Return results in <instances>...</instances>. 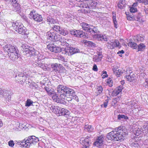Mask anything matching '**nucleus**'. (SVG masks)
Masks as SVG:
<instances>
[{
    "label": "nucleus",
    "instance_id": "338daca9",
    "mask_svg": "<svg viewBox=\"0 0 148 148\" xmlns=\"http://www.w3.org/2000/svg\"><path fill=\"white\" fill-rule=\"evenodd\" d=\"M143 2L145 5L148 4V0H143Z\"/></svg>",
    "mask_w": 148,
    "mask_h": 148
},
{
    "label": "nucleus",
    "instance_id": "4468645a",
    "mask_svg": "<svg viewBox=\"0 0 148 148\" xmlns=\"http://www.w3.org/2000/svg\"><path fill=\"white\" fill-rule=\"evenodd\" d=\"M20 34L23 35H27L29 33L28 31L27 30L26 28L24 27L23 25H22L18 28L17 30L16 31Z\"/></svg>",
    "mask_w": 148,
    "mask_h": 148
},
{
    "label": "nucleus",
    "instance_id": "f257e3e1",
    "mask_svg": "<svg viewBox=\"0 0 148 148\" xmlns=\"http://www.w3.org/2000/svg\"><path fill=\"white\" fill-rule=\"evenodd\" d=\"M125 131V127L122 126L116 128L107 135V138L108 140L112 141H118L120 140L123 137V136L124 134Z\"/></svg>",
    "mask_w": 148,
    "mask_h": 148
},
{
    "label": "nucleus",
    "instance_id": "39448f33",
    "mask_svg": "<svg viewBox=\"0 0 148 148\" xmlns=\"http://www.w3.org/2000/svg\"><path fill=\"white\" fill-rule=\"evenodd\" d=\"M47 38L50 40L54 41H61L62 38L61 36L58 34L53 31V30H51L47 33Z\"/></svg>",
    "mask_w": 148,
    "mask_h": 148
},
{
    "label": "nucleus",
    "instance_id": "13d9d810",
    "mask_svg": "<svg viewBox=\"0 0 148 148\" xmlns=\"http://www.w3.org/2000/svg\"><path fill=\"white\" fill-rule=\"evenodd\" d=\"M39 61H40V60L39 61H38V62H34L33 64V66L35 67H36L37 66H39V64L40 63V62Z\"/></svg>",
    "mask_w": 148,
    "mask_h": 148
},
{
    "label": "nucleus",
    "instance_id": "20e7f679",
    "mask_svg": "<svg viewBox=\"0 0 148 148\" xmlns=\"http://www.w3.org/2000/svg\"><path fill=\"white\" fill-rule=\"evenodd\" d=\"M47 38L50 40L54 41H61L62 38L61 36L58 34L53 31V30H51L47 33Z\"/></svg>",
    "mask_w": 148,
    "mask_h": 148
},
{
    "label": "nucleus",
    "instance_id": "c85d7f7f",
    "mask_svg": "<svg viewBox=\"0 0 148 148\" xmlns=\"http://www.w3.org/2000/svg\"><path fill=\"white\" fill-rule=\"evenodd\" d=\"M138 51H143L145 48V45L143 43H140L138 46Z\"/></svg>",
    "mask_w": 148,
    "mask_h": 148
},
{
    "label": "nucleus",
    "instance_id": "864d4df0",
    "mask_svg": "<svg viewBox=\"0 0 148 148\" xmlns=\"http://www.w3.org/2000/svg\"><path fill=\"white\" fill-rule=\"evenodd\" d=\"M71 98H72V99H74L75 100L77 101H78V97L75 95V93L74 94V95H72L71 96Z\"/></svg>",
    "mask_w": 148,
    "mask_h": 148
},
{
    "label": "nucleus",
    "instance_id": "052dcab7",
    "mask_svg": "<svg viewBox=\"0 0 148 148\" xmlns=\"http://www.w3.org/2000/svg\"><path fill=\"white\" fill-rule=\"evenodd\" d=\"M92 69L93 70L95 71H97L98 70V69L97 66L96 64H95L94 65L92 68Z\"/></svg>",
    "mask_w": 148,
    "mask_h": 148
},
{
    "label": "nucleus",
    "instance_id": "412c9836",
    "mask_svg": "<svg viewBox=\"0 0 148 148\" xmlns=\"http://www.w3.org/2000/svg\"><path fill=\"white\" fill-rule=\"evenodd\" d=\"M142 130L144 136L148 137V122L144 123Z\"/></svg>",
    "mask_w": 148,
    "mask_h": 148
},
{
    "label": "nucleus",
    "instance_id": "5fc2aeb1",
    "mask_svg": "<svg viewBox=\"0 0 148 148\" xmlns=\"http://www.w3.org/2000/svg\"><path fill=\"white\" fill-rule=\"evenodd\" d=\"M103 76L102 78H105L107 77L108 76V75L107 74V72L106 71H103L102 72Z\"/></svg>",
    "mask_w": 148,
    "mask_h": 148
},
{
    "label": "nucleus",
    "instance_id": "393cba45",
    "mask_svg": "<svg viewBox=\"0 0 148 148\" xmlns=\"http://www.w3.org/2000/svg\"><path fill=\"white\" fill-rule=\"evenodd\" d=\"M142 16L140 13H138L134 15V21L141 22L142 21Z\"/></svg>",
    "mask_w": 148,
    "mask_h": 148
},
{
    "label": "nucleus",
    "instance_id": "58836bf2",
    "mask_svg": "<svg viewBox=\"0 0 148 148\" xmlns=\"http://www.w3.org/2000/svg\"><path fill=\"white\" fill-rule=\"evenodd\" d=\"M52 99L54 101L56 102L57 103H58L60 102V100L58 98V96L56 94L53 95L52 97Z\"/></svg>",
    "mask_w": 148,
    "mask_h": 148
},
{
    "label": "nucleus",
    "instance_id": "6ab92c4d",
    "mask_svg": "<svg viewBox=\"0 0 148 148\" xmlns=\"http://www.w3.org/2000/svg\"><path fill=\"white\" fill-rule=\"evenodd\" d=\"M69 112L67 109L64 108H60L59 115L60 116H66L69 114Z\"/></svg>",
    "mask_w": 148,
    "mask_h": 148
},
{
    "label": "nucleus",
    "instance_id": "ea45409f",
    "mask_svg": "<svg viewBox=\"0 0 148 148\" xmlns=\"http://www.w3.org/2000/svg\"><path fill=\"white\" fill-rule=\"evenodd\" d=\"M83 42L85 43L88 44L92 47L94 46L95 45V43H93L92 42L90 41L87 40H84Z\"/></svg>",
    "mask_w": 148,
    "mask_h": 148
},
{
    "label": "nucleus",
    "instance_id": "f3484780",
    "mask_svg": "<svg viewBox=\"0 0 148 148\" xmlns=\"http://www.w3.org/2000/svg\"><path fill=\"white\" fill-rule=\"evenodd\" d=\"M49 108L50 110L56 114H58L60 108L58 106L50 105Z\"/></svg>",
    "mask_w": 148,
    "mask_h": 148
},
{
    "label": "nucleus",
    "instance_id": "72a5a7b5",
    "mask_svg": "<svg viewBox=\"0 0 148 148\" xmlns=\"http://www.w3.org/2000/svg\"><path fill=\"white\" fill-rule=\"evenodd\" d=\"M84 128L86 131L89 132H92L93 130V128L92 127V126L88 125H85L84 127Z\"/></svg>",
    "mask_w": 148,
    "mask_h": 148
},
{
    "label": "nucleus",
    "instance_id": "49530a36",
    "mask_svg": "<svg viewBox=\"0 0 148 148\" xmlns=\"http://www.w3.org/2000/svg\"><path fill=\"white\" fill-rule=\"evenodd\" d=\"M62 53L66 55L70 56L68 48V49H65L64 50L62 51Z\"/></svg>",
    "mask_w": 148,
    "mask_h": 148
},
{
    "label": "nucleus",
    "instance_id": "bf43d9fd",
    "mask_svg": "<svg viewBox=\"0 0 148 148\" xmlns=\"http://www.w3.org/2000/svg\"><path fill=\"white\" fill-rule=\"evenodd\" d=\"M3 91L2 90L1 88H0V97H2L4 95H3Z\"/></svg>",
    "mask_w": 148,
    "mask_h": 148
},
{
    "label": "nucleus",
    "instance_id": "69168bd1",
    "mask_svg": "<svg viewBox=\"0 0 148 148\" xmlns=\"http://www.w3.org/2000/svg\"><path fill=\"white\" fill-rule=\"evenodd\" d=\"M136 135L138 136V134H140L141 133L142 131H141L140 130H136Z\"/></svg>",
    "mask_w": 148,
    "mask_h": 148
},
{
    "label": "nucleus",
    "instance_id": "a211bd4d",
    "mask_svg": "<svg viewBox=\"0 0 148 148\" xmlns=\"http://www.w3.org/2000/svg\"><path fill=\"white\" fill-rule=\"evenodd\" d=\"M26 53L27 56H33L36 53V51L34 48L32 47H29L28 49H27Z\"/></svg>",
    "mask_w": 148,
    "mask_h": 148
},
{
    "label": "nucleus",
    "instance_id": "603ef678",
    "mask_svg": "<svg viewBox=\"0 0 148 148\" xmlns=\"http://www.w3.org/2000/svg\"><path fill=\"white\" fill-rule=\"evenodd\" d=\"M137 8L135 7H132L130 9V11L132 13H134L137 11Z\"/></svg>",
    "mask_w": 148,
    "mask_h": 148
},
{
    "label": "nucleus",
    "instance_id": "c756f323",
    "mask_svg": "<svg viewBox=\"0 0 148 148\" xmlns=\"http://www.w3.org/2000/svg\"><path fill=\"white\" fill-rule=\"evenodd\" d=\"M113 71L114 74L118 77H119V75L121 74V73H122L121 71L118 68L116 69H114L113 70Z\"/></svg>",
    "mask_w": 148,
    "mask_h": 148
},
{
    "label": "nucleus",
    "instance_id": "9d476101",
    "mask_svg": "<svg viewBox=\"0 0 148 148\" xmlns=\"http://www.w3.org/2000/svg\"><path fill=\"white\" fill-rule=\"evenodd\" d=\"M52 28L53 30L63 36H65L68 34V32L67 30L64 29L62 27H60L58 25H54Z\"/></svg>",
    "mask_w": 148,
    "mask_h": 148
},
{
    "label": "nucleus",
    "instance_id": "dca6fc26",
    "mask_svg": "<svg viewBox=\"0 0 148 148\" xmlns=\"http://www.w3.org/2000/svg\"><path fill=\"white\" fill-rule=\"evenodd\" d=\"M66 88V86H64L62 85H60L57 87V92L58 93L60 94L58 95L60 96L61 99V95L64 94Z\"/></svg>",
    "mask_w": 148,
    "mask_h": 148
},
{
    "label": "nucleus",
    "instance_id": "aec40b11",
    "mask_svg": "<svg viewBox=\"0 0 148 148\" xmlns=\"http://www.w3.org/2000/svg\"><path fill=\"white\" fill-rule=\"evenodd\" d=\"M22 25H23L21 22L19 21H17L15 22H13L12 24V25L13 29L16 31L18 29V28Z\"/></svg>",
    "mask_w": 148,
    "mask_h": 148
},
{
    "label": "nucleus",
    "instance_id": "e433bc0d",
    "mask_svg": "<svg viewBox=\"0 0 148 148\" xmlns=\"http://www.w3.org/2000/svg\"><path fill=\"white\" fill-rule=\"evenodd\" d=\"M118 118L119 120H121L122 119L123 120V119L124 120H127L128 119V117L127 116H125L124 115H120L119 114L118 115Z\"/></svg>",
    "mask_w": 148,
    "mask_h": 148
},
{
    "label": "nucleus",
    "instance_id": "0eeeda50",
    "mask_svg": "<svg viewBox=\"0 0 148 148\" xmlns=\"http://www.w3.org/2000/svg\"><path fill=\"white\" fill-rule=\"evenodd\" d=\"M29 17L31 19H33L35 21L40 22L42 20L41 15L36 13L35 11H31L29 14Z\"/></svg>",
    "mask_w": 148,
    "mask_h": 148
},
{
    "label": "nucleus",
    "instance_id": "774afa93",
    "mask_svg": "<svg viewBox=\"0 0 148 148\" xmlns=\"http://www.w3.org/2000/svg\"><path fill=\"white\" fill-rule=\"evenodd\" d=\"M107 82L108 84H110L112 82V81L111 79H108Z\"/></svg>",
    "mask_w": 148,
    "mask_h": 148
},
{
    "label": "nucleus",
    "instance_id": "ddd939ff",
    "mask_svg": "<svg viewBox=\"0 0 148 148\" xmlns=\"http://www.w3.org/2000/svg\"><path fill=\"white\" fill-rule=\"evenodd\" d=\"M90 138V137L87 136L86 137L85 139L83 138H81L80 139V143L83 146L90 145L91 143V142L89 139Z\"/></svg>",
    "mask_w": 148,
    "mask_h": 148
},
{
    "label": "nucleus",
    "instance_id": "0e129e2a",
    "mask_svg": "<svg viewBox=\"0 0 148 148\" xmlns=\"http://www.w3.org/2000/svg\"><path fill=\"white\" fill-rule=\"evenodd\" d=\"M5 98L6 99L8 100V101H9L11 100V96L10 95H8L7 96V97Z\"/></svg>",
    "mask_w": 148,
    "mask_h": 148
},
{
    "label": "nucleus",
    "instance_id": "c03bdc74",
    "mask_svg": "<svg viewBox=\"0 0 148 148\" xmlns=\"http://www.w3.org/2000/svg\"><path fill=\"white\" fill-rule=\"evenodd\" d=\"M80 7L83 8H89L88 4L85 3H81L80 5Z\"/></svg>",
    "mask_w": 148,
    "mask_h": 148
},
{
    "label": "nucleus",
    "instance_id": "4d7b16f0",
    "mask_svg": "<svg viewBox=\"0 0 148 148\" xmlns=\"http://www.w3.org/2000/svg\"><path fill=\"white\" fill-rule=\"evenodd\" d=\"M108 99H106L105 101L104 102L103 105L104 107L106 108L107 107L108 104Z\"/></svg>",
    "mask_w": 148,
    "mask_h": 148
},
{
    "label": "nucleus",
    "instance_id": "9b49d317",
    "mask_svg": "<svg viewBox=\"0 0 148 148\" xmlns=\"http://www.w3.org/2000/svg\"><path fill=\"white\" fill-rule=\"evenodd\" d=\"M47 47L51 52L58 53L61 51L60 47L56 46L53 44H50L47 46Z\"/></svg>",
    "mask_w": 148,
    "mask_h": 148
},
{
    "label": "nucleus",
    "instance_id": "c9c22d12",
    "mask_svg": "<svg viewBox=\"0 0 148 148\" xmlns=\"http://www.w3.org/2000/svg\"><path fill=\"white\" fill-rule=\"evenodd\" d=\"M102 58L101 57L95 55L93 56V61L96 62H98L101 61Z\"/></svg>",
    "mask_w": 148,
    "mask_h": 148
},
{
    "label": "nucleus",
    "instance_id": "2eb2a0df",
    "mask_svg": "<svg viewBox=\"0 0 148 148\" xmlns=\"http://www.w3.org/2000/svg\"><path fill=\"white\" fill-rule=\"evenodd\" d=\"M83 29L86 32H90V28L93 27L91 25H89L86 23L83 22L80 24Z\"/></svg>",
    "mask_w": 148,
    "mask_h": 148
},
{
    "label": "nucleus",
    "instance_id": "7c9ffc66",
    "mask_svg": "<svg viewBox=\"0 0 148 148\" xmlns=\"http://www.w3.org/2000/svg\"><path fill=\"white\" fill-rule=\"evenodd\" d=\"M103 88L101 86H98L96 88V93L97 95H99L102 93L103 91Z\"/></svg>",
    "mask_w": 148,
    "mask_h": 148
},
{
    "label": "nucleus",
    "instance_id": "79ce46f5",
    "mask_svg": "<svg viewBox=\"0 0 148 148\" xmlns=\"http://www.w3.org/2000/svg\"><path fill=\"white\" fill-rule=\"evenodd\" d=\"M123 88V87L122 86H120L118 87L117 90L116 92V95H118L120 92H121Z\"/></svg>",
    "mask_w": 148,
    "mask_h": 148
},
{
    "label": "nucleus",
    "instance_id": "a18cd8bd",
    "mask_svg": "<svg viewBox=\"0 0 148 148\" xmlns=\"http://www.w3.org/2000/svg\"><path fill=\"white\" fill-rule=\"evenodd\" d=\"M113 19L114 27L116 28H117V22L116 21V16H113Z\"/></svg>",
    "mask_w": 148,
    "mask_h": 148
},
{
    "label": "nucleus",
    "instance_id": "f03ea898",
    "mask_svg": "<svg viewBox=\"0 0 148 148\" xmlns=\"http://www.w3.org/2000/svg\"><path fill=\"white\" fill-rule=\"evenodd\" d=\"M4 50L8 52V55L12 60H16L18 58L19 51L16 47L11 44H7L4 47Z\"/></svg>",
    "mask_w": 148,
    "mask_h": 148
},
{
    "label": "nucleus",
    "instance_id": "e2e57ef3",
    "mask_svg": "<svg viewBox=\"0 0 148 148\" xmlns=\"http://www.w3.org/2000/svg\"><path fill=\"white\" fill-rule=\"evenodd\" d=\"M97 55L96 56H99L101 57V58L102 57V55L101 52L98 51L97 52Z\"/></svg>",
    "mask_w": 148,
    "mask_h": 148
},
{
    "label": "nucleus",
    "instance_id": "423d86ee",
    "mask_svg": "<svg viewBox=\"0 0 148 148\" xmlns=\"http://www.w3.org/2000/svg\"><path fill=\"white\" fill-rule=\"evenodd\" d=\"M70 33L75 37L85 38L86 37V33L82 30L73 29L70 31Z\"/></svg>",
    "mask_w": 148,
    "mask_h": 148
},
{
    "label": "nucleus",
    "instance_id": "f8f14e48",
    "mask_svg": "<svg viewBox=\"0 0 148 148\" xmlns=\"http://www.w3.org/2000/svg\"><path fill=\"white\" fill-rule=\"evenodd\" d=\"M104 139L103 136L101 135L98 136L96 141L94 143L93 145L97 147L100 148L103 145Z\"/></svg>",
    "mask_w": 148,
    "mask_h": 148
},
{
    "label": "nucleus",
    "instance_id": "3c124183",
    "mask_svg": "<svg viewBox=\"0 0 148 148\" xmlns=\"http://www.w3.org/2000/svg\"><path fill=\"white\" fill-rule=\"evenodd\" d=\"M38 67L42 68L44 70L47 69V67L45 66V65L41 62H40Z\"/></svg>",
    "mask_w": 148,
    "mask_h": 148
},
{
    "label": "nucleus",
    "instance_id": "de8ad7c7",
    "mask_svg": "<svg viewBox=\"0 0 148 148\" xmlns=\"http://www.w3.org/2000/svg\"><path fill=\"white\" fill-rule=\"evenodd\" d=\"M137 40L138 41H143L144 40V36H140V35L137 36Z\"/></svg>",
    "mask_w": 148,
    "mask_h": 148
},
{
    "label": "nucleus",
    "instance_id": "a878e982",
    "mask_svg": "<svg viewBox=\"0 0 148 148\" xmlns=\"http://www.w3.org/2000/svg\"><path fill=\"white\" fill-rule=\"evenodd\" d=\"M61 65L58 64L57 63L53 64L51 65V67L53 70H59V69L61 67Z\"/></svg>",
    "mask_w": 148,
    "mask_h": 148
},
{
    "label": "nucleus",
    "instance_id": "6e6d98bb",
    "mask_svg": "<svg viewBox=\"0 0 148 148\" xmlns=\"http://www.w3.org/2000/svg\"><path fill=\"white\" fill-rule=\"evenodd\" d=\"M9 145L11 147H13L14 145V141L12 140H11L8 142Z\"/></svg>",
    "mask_w": 148,
    "mask_h": 148
},
{
    "label": "nucleus",
    "instance_id": "09e8293b",
    "mask_svg": "<svg viewBox=\"0 0 148 148\" xmlns=\"http://www.w3.org/2000/svg\"><path fill=\"white\" fill-rule=\"evenodd\" d=\"M143 86L145 88H148V79H146L145 81L143 83Z\"/></svg>",
    "mask_w": 148,
    "mask_h": 148
},
{
    "label": "nucleus",
    "instance_id": "8fccbe9b",
    "mask_svg": "<svg viewBox=\"0 0 148 148\" xmlns=\"http://www.w3.org/2000/svg\"><path fill=\"white\" fill-rule=\"evenodd\" d=\"M131 146L132 147H138V145L137 142L135 141L134 142H133L131 144Z\"/></svg>",
    "mask_w": 148,
    "mask_h": 148
},
{
    "label": "nucleus",
    "instance_id": "cd10ccee",
    "mask_svg": "<svg viewBox=\"0 0 148 148\" xmlns=\"http://www.w3.org/2000/svg\"><path fill=\"white\" fill-rule=\"evenodd\" d=\"M99 40L101 41H107V38L105 35L102 34H97V36Z\"/></svg>",
    "mask_w": 148,
    "mask_h": 148
},
{
    "label": "nucleus",
    "instance_id": "b1692460",
    "mask_svg": "<svg viewBox=\"0 0 148 148\" xmlns=\"http://www.w3.org/2000/svg\"><path fill=\"white\" fill-rule=\"evenodd\" d=\"M131 72H130V75H126V77L128 81L131 82L134 79L135 75L132 73V71Z\"/></svg>",
    "mask_w": 148,
    "mask_h": 148
},
{
    "label": "nucleus",
    "instance_id": "4c0bfd02",
    "mask_svg": "<svg viewBox=\"0 0 148 148\" xmlns=\"http://www.w3.org/2000/svg\"><path fill=\"white\" fill-rule=\"evenodd\" d=\"M90 32H91L92 33H97L98 32V30L97 29V27H94L93 26V27H91V28H90Z\"/></svg>",
    "mask_w": 148,
    "mask_h": 148
},
{
    "label": "nucleus",
    "instance_id": "680f3d73",
    "mask_svg": "<svg viewBox=\"0 0 148 148\" xmlns=\"http://www.w3.org/2000/svg\"><path fill=\"white\" fill-rule=\"evenodd\" d=\"M65 99H66V100H67L68 101H70L72 100V98H71V97H66L65 98Z\"/></svg>",
    "mask_w": 148,
    "mask_h": 148
},
{
    "label": "nucleus",
    "instance_id": "473e14b6",
    "mask_svg": "<svg viewBox=\"0 0 148 148\" xmlns=\"http://www.w3.org/2000/svg\"><path fill=\"white\" fill-rule=\"evenodd\" d=\"M33 102L31 99H27L25 103V106L26 107H29L30 106L33 105Z\"/></svg>",
    "mask_w": 148,
    "mask_h": 148
},
{
    "label": "nucleus",
    "instance_id": "f704fd0d",
    "mask_svg": "<svg viewBox=\"0 0 148 148\" xmlns=\"http://www.w3.org/2000/svg\"><path fill=\"white\" fill-rule=\"evenodd\" d=\"M47 22L48 23L50 24L54 23L55 22V21L54 19L51 16H48L47 18Z\"/></svg>",
    "mask_w": 148,
    "mask_h": 148
},
{
    "label": "nucleus",
    "instance_id": "4be33fe9",
    "mask_svg": "<svg viewBox=\"0 0 148 148\" xmlns=\"http://www.w3.org/2000/svg\"><path fill=\"white\" fill-rule=\"evenodd\" d=\"M70 55H73L75 53L79 52V50L77 48L69 47H68Z\"/></svg>",
    "mask_w": 148,
    "mask_h": 148
},
{
    "label": "nucleus",
    "instance_id": "2f4dec72",
    "mask_svg": "<svg viewBox=\"0 0 148 148\" xmlns=\"http://www.w3.org/2000/svg\"><path fill=\"white\" fill-rule=\"evenodd\" d=\"M128 45L129 46L133 48L134 49H136L138 47V45L136 43H135L133 42H129L128 43Z\"/></svg>",
    "mask_w": 148,
    "mask_h": 148
},
{
    "label": "nucleus",
    "instance_id": "37998d69",
    "mask_svg": "<svg viewBox=\"0 0 148 148\" xmlns=\"http://www.w3.org/2000/svg\"><path fill=\"white\" fill-rule=\"evenodd\" d=\"M134 15H133L132 14H130L129 15L127 16V20L130 21H134Z\"/></svg>",
    "mask_w": 148,
    "mask_h": 148
},
{
    "label": "nucleus",
    "instance_id": "7ed1b4c3",
    "mask_svg": "<svg viewBox=\"0 0 148 148\" xmlns=\"http://www.w3.org/2000/svg\"><path fill=\"white\" fill-rule=\"evenodd\" d=\"M39 141L38 138L34 136H30L28 137L27 140L24 139V140L15 141V143H16L18 145H20L23 147L28 148L32 144H35Z\"/></svg>",
    "mask_w": 148,
    "mask_h": 148
},
{
    "label": "nucleus",
    "instance_id": "a19ab883",
    "mask_svg": "<svg viewBox=\"0 0 148 148\" xmlns=\"http://www.w3.org/2000/svg\"><path fill=\"white\" fill-rule=\"evenodd\" d=\"M57 59L59 60H61L64 62H66V59L63 56L61 55H59L57 57Z\"/></svg>",
    "mask_w": 148,
    "mask_h": 148
},
{
    "label": "nucleus",
    "instance_id": "bb28decb",
    "mask_svg": "<svg viewBox=\"0 0 148 148\" xmlns=\"http://www.w3.org/2000/svg\"><path fill=\"white\" fill-rule=\"evenodd\" d=\"M125 4V0H120L118 4V7L121 9H123Z\"/></svg>",
    "mask_w": 148,
    "mask_h": 148
},
{
    "label": "nucleus",
    "instance_id": "5701e85b",
    "mask_svg": "<svg viewBox=\"0 0 148 148\" xmlns=\"http://www.w3.org/2000/svg\"><path fill=\"white\" fill-rule=\"evenodd\" d=\"M44 89L49 95L53 94L55 93L53 89L51 87H49L47 86H45L44 87Z\"/></svg>",
    "mask_w": 148,
    "mask_h": 148
},
{
    "label": "nucleus",
    "instance_id": "1a4fd4ad",
    "mask_svg": "<svg viewBox=\"0 0 148 148\" xmlns=\"http://www.w3.org/2000/svg\"><path fill=\"white\" fill-rule=\"evenodd\" d=\"M119 41L118 40H112L108 41L107 46L108 48L113 49L115 47H119Z\"/></svg>",
    "mask_w": 148,
    "mask_h": 148
},
{
    "label": "nucleus",
    "instance_id": "6e6552de",
    "mask_svg": "<svg viewBox=\"0 0 148 148\" xmlns=\"http://www.w3.org/2000/svg\"><path fill=\"white\" fill-rule=\"evenodd\" d=\"M65 90L64 94L61 95V99H65L66 97H71L72 95H74L75 92L72 89L66 87Z\"/></svg>",
    "mask_w": 148,
    "mask_h": 148
}]
</instances>
